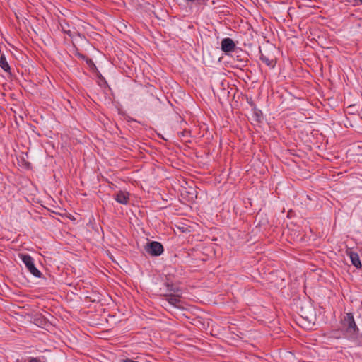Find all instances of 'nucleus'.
<instances>
[{
  "label": "nucleus",
  "mask_w": 362,
  "mask_h": 362,
  "mask_svg": "<svg viewBox=\"0 0 362 362\" xmlns=\"http://www.w3.org/2000/svg\"><path fill=\"white\" fill-rule=\"evenodd\" d=\"M341 324L342 328L348 337H356L358 333V328L355 322L352 313H346L341 321Z\"/></svg>",
  "instance_id": "f257e3e1"
},
{
  "label": "nucleus",
  "mask_w": 362,
  "mask_h": 362,
  "mask_svg": "<svg viewBox=\"0 0 362 362\" xmlns=\"http://www.w3.org/2000/svg\"><path fill=\"white\" fill-rule=\"evenodd\" d=\"M21 259L28 270L35 277H40L41 272L35 267L33 259L29 255H22Z\"/></svg>",
  "instance_id": "f03ea898"
},
{
  "label": "nucleus",
  "mask_w": 362,
  "mask_h": 362,
  "mask_svg": "<svg viewBox=\"0 0 362 362\" xmlns=\"http://www.w3.org/2000/svg\"><path fill=\"white\" fill-rule=\"evenodd\" d=\"M146 252L152 256H159L163 252V247L161 243L153 241L145 247Z\"/></svg>",
  "instance_id": "7ed1b4c3"
},
{
  "label": "nucleus",
  "mask_w": 362,
  "mask_h": 362,
  "mask_svg": "<svg viewBox=\"0 0 362 362\" xmlns=\"http://www.w3.org/2000/svg\"><path fill=\"white\" fill-rule=\"evenodd\" d=\"M167 286L168 288V290L170 292H173L174 293H176V291L175 289L172 288V286H170L169 284H167ZM166 296L167 301L171 304L172 305H174L175 307H178L179 303L180 302V295L178 294H173L172 293H166L165 294Z\"/></svg>",
  "instance_id": "20e7f679"
},
{
  "label": "nucleus",
  "mask_w": 362,
  "mask_h": 362,
  "mask_svg": "<svg viewBox=\"0 0 362 362\" xmlns=\"http://www.w3.org/2000/svg\"><path fill=\"white\" fill-rule=\"evenodd\" d=\"M235 45L233 40L229 37L224 38L221 41V49L224 52H230L234 50Z\"/></svg>",
  "instance_id": "39448f33"
},
{
  "label": "nucleus",
  "mask_w": 362,
  "mask_h": 362,
  "mask_svg": "<svg viewBox=\"0 0 362 362\" xmlns=\"http://www.w3.org/2000/svg\"><path fill=\"white\" fill-rule=\"evenodd\" d=\"M115 200L122 204H127L129 199V194L127 192L119 191L115 197Z\"/></svg>",
  "instance_id": "423d86ee"
},
{
  "label": "nucleus",
  "mask_w": 362,
  "mask_h": 362,
  "mask_svg": "<svg viewBox=\"0 0 362 362\" xmlns=\"http://www.w3.org/2000/svg\"><path fill=\"white\" fill-rule=\"evenodd\" d=\"M348 254L350 257L352 264L356 268H361V263L358 255L351 251L349 252Z\"/></svg>",
  "instance_id": "0eeeda50"
},
{
  "label": "nucleus",
  "mask_w": 362,
  "mask_h": 362,
  "mask_svg": "<svg viewBox=\"0 0 362 362\" xmlns=\"http://www.w3.org/2000/svg\"><path fill=\"white\" fill-rule=\"evenodd\" d=\"M260 60L269 66L273 67L275 65V60L273 58L261 53Z\"/></svg>",
  "instance_id": "6e6552de"
},
{
  "label": "nucleus",
  "mask_w": 362,
  "mask_h": 362,
  "mask_svg": "<svg viewBox=\"0 0 362 362\" xmlns=\"http://www.w3.org/2000/svg\"><path fill=\"white\" fill-rule=\"evenodd\" d=\"M0 67L6 72L10 73V66L4 54L0 57Z\"/></svg>",
  "instance_id": "1a4fd4ad"
},
{
  "label": "nucleus",
  "mask_w": 362,
  "mask_h": 362,
  "mask_svg": "<svg viewBox=\"0 0 362 362\" xmlns=\"http://www.w3.org/2000/svg\"><path fill=\"white\" fill-rule=\"evenodd\" d=\"M28 362H42L40 358L31 357L29 358Z\"/></svg>",
  "instance_id": "9d476101"
},
{
  "label": "nucleus",
  "mask_w": 362,
  "mask_h": 362,
  "mask_svg": "<svg viewBox=\"0 0 362 362\" xmlns=\"http://www.w3.org/2000/svg\"><path fill=\"white\" fill-rule=\"evenodd\" d=\"M302 317H303V318H305V319H306V320H309V321H311L312 320H313V319H314L313 316H312V315L310 316V317L309 316H308V315H305V316H304V315H302Z\"/></svg>",
  "instance_id": "9b49d317"
},
{
  "label": "nucleus",
  "mask_w": 362,
  "mask_h": 362,
  "mask_svg": "<svg viewBox=\"0 0 362 362\" xmlns=\"http://www.w3.org/2000/svg\"><path fill=\"white\" fill-rule=\"evenodd\" d=\"M189 134V132H187V131H183V132H180V134H181V136H186L187 134Z\"/></svg>",
  "instance_id": "f8f14e48"
},
{
  "label": "nucleus",
  "mask_w": 362,
  "mask_h": 362,
  "mask_svg": "<svg viewBox=\"0 0 362 362\" xmlns=\"http://www.w3.org/2000/svg\"><path fill=\"white\" fill-rule=\"evenodd\" d=\"M78 56H79V57H81V58H84L85 57V56L83 55V54H78Z\"/></svg>",
  "instance_id": "ddd939ff"
},
{
  "label": "nucleus",
  "mask_w": 362,
  "mask_h": 362,
  "mask_svg": "<svg viewBox=\"0 0 362 362\" xmlns=\"http://www.w3.org/2000/svg\"><path fill=\"white\" fill-rule=\"evenodd\" d=\"M358 2L362 4V0H358Z\"/></svg>",
  "instance_id": "4468645a"
}]
</instances>
